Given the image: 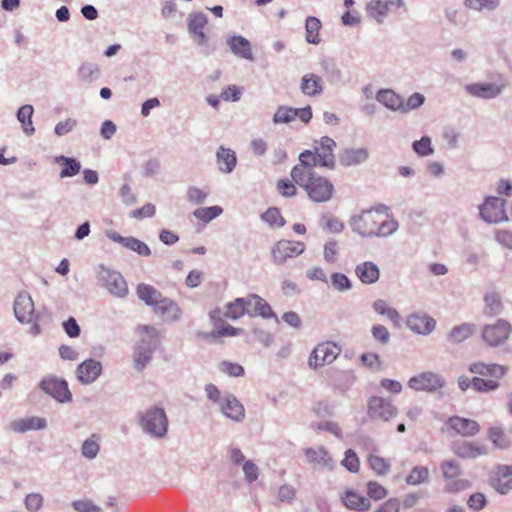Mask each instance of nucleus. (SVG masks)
Listing matches in <instances>:
<instances>
[{
	"mask_svg": "<svg viewBox=\"0 0 512 512\" xmlns=\"http://www.w3.org/2000/svg\"><path fill=\"white\" fill-rule=\"evenodd\" d=\"M310 156V153H300L299 163L291 170V178L303 188L312 202H328L334 196V184L329 178L317 174L315 169L309 166L305 159Z\"/></svg>",
	"mask_w": 512,
	"mask_h": 512,
	"instance_id": "obj_1",
	"label": "nucleus"
},
{
	"mask_svg": "<svg viewBox=\"0 0 512 512\" xmlns=\"http://www.w3.org/2000/svg\"><path fill=\"white\" fill-rule=\"evenodd\" d=\"M353 229L364 237L385 236L396 229L386 211L380 208L363 211L353 220Z\"/></svg>",
	"mask_w": 512,
	"mask_h": 512,
	"instance_id": "obj_2",
	"label": "nucleus"
},
{
	"mask_svg": "<svg viewBox=\"0 0 512 512\" xmlns=\"http://www.w3.org/2000/svg\"><path fill=\"white\" fill-rule=\"evenodd\" d=\"M335 148L336 142L328 136H323L319 141H315L313 150H304L302 153L311 154V156L305 160L312 169H315L316 166L334 169L336 163L334 155Z\"/></svg>",
	"mask_w": 512,
	"mask_h": 512,
	"instance_id": "obj_3",
	"label": "nucleus"
},
{
	"mask_svg": "<svg viewBox=\"0 0 512 512\" xmlns=\"http://www.w3.org/2000/svg\"><path fill=\"white\" fill-rule=\"evenodd\" d=\"M305 248V243L302 241L281 239L271 247L272 262L276 265L284 264L289 259L301 255Z\"/></svg>",
	"mask_w": 512,
	"mask_h": 512,
	"instance_id": "obj_4",
	"label": "nucleus"
},
{
	"mask_svg": "<svg viewBox=\"0 0 512 512\" xmlns=\"http://www.w3.org/2000/svg\"><path fill=\"white\" fill-rule=\"evenodd\" d=\"M480 431L477 421L461 416H451L447 419L442 432L450 436L473 437Z\"/></svg>",
	"mask_w": 512,
	"mask_h": 512,
	"instance_id": "obj_5",
	"label": "nucleus"
},
{
	"mask_svg": "<svg viewBox=\"0 0 512 512\" xmlns=\"http://www.w3.org/2000/svg\"><path fill=\"white\" fill-rule=\"evenodd\" d=\"M367 415L373 421H389L397 415V408L391 399L372 396L367 401Z\"/></svg>",
	"mask_w": 512,
	"mask_h": 512,
	"instance_id": "obj_6",
	"label": "nucleus"
},
{
	"mask_svg": "<svg viewBox=\"0 0 512 512\" xmlns=\"http://www.w3.org/2000/svg\"><path fill=\"white\" fill-rule=\"evenodd\" d=\"M512 333V325L499 319L496 323L485 325L482 330V338L491 347H497L505 343Z\"/></svg>",
	"mask_w": 512,
	"mask_h": 512,
	"instance_id": "obj_7",
	"label": "nucleus"
},
{
	"mask_svg": "<svg viewBox=\"0 0 512 512\" xmlns=\"http://www.w3.org/2000/svg\"><path fill=\"white\" fill-rule=\"evenodd\" d=\"M341 348L333 342H323L318 344L310 354L308 363L311 368L331 364L340 354Z\"/></svg>",
	"mask_w": 512,
	"mask_h": 512,
	"instance_id": "obj_8",
	"label": "nucleus"
},
{
	"mask_svg": "<svg viewBox=\"0 0 512 512\" xmlns=\"http://www.w3.org/2000/svg\"><path fill=\"white\" fill-rule=\"evenodd\" d=\"M505 200L498 197H487L479 207L481 218L487 223H499L508 220Z\"/></svg>",
	"mask_w": 512,
	"mask_h": 512,
	"instance_id": "obj_9",
	"label": "nucleus"
},
{
	"mask_svg": "<svg viewBox=\"0 0 512 512\" xmlns=\"http://www.w3.org/2000/svg\"><path fill=\"white\" fill-rule=\"evenodd\" d=\"M142 427L155 437H163L167 432L168 420L163 409L147 411L141 419Z\"/></svg>",
	"mask_w": 512,
	"mask_h": 512,
	"instance_id": "obj_10",
	"label": "nucleus"
},
{
	"mask_svg": "<svg viewBox=\"0 0 512 512\" xmlns=\"http://www.w3.org/2000/svg\"><path fill=\"white\" fill-rule=\"evenodd\" d=\"M506 83L500 78L497 82H478L465 86L466 92L473 97L482 99H493L499 96L505 89Z\"/></svg>",
	"mask_w": 512,
	"mask_h": 512,
	"instance_id": "obj_11",
	"label": "nucleus"
},
{
	"mask_svg": "<svg viewBox=\"0 0 512 512\" xmlns=\"http://www.w3.org/2000/svg\"><path fill=\"white\" fill-rule=\"evenodd\" d=\"M451 450L455 456L463 460H474L488 454L486 445L466 440L453 442Z\"/></svg>",
	"mask_w": 512,
	"mask_h": 512,
	"instance_id": "obj_12",
	"label": "nucleus"
},
{
	"mask_svg": "<svg viewBox=\"0 0 512 512\" xmlns=\"http://www.w3.org/2000/svg\"><path fill=\"white\" fill-rule=\"evenodd\" d=\"M445 380L436 373L423 372L411 377L408 381V386L415 391L433 392L442 388Z\"/></svg>",
	"mask_w": 512,
	"mask_h": 512,
	"instance_id": "obj_13",
	"label": "nucleus"
},
{
	"mask_svg": "<svg viewBox=\"0 0 512 512\" xmlns=\"http://www.w3.org/2000/svg\"><path fill=\"white\" fill-rule=\"evenodd\" d=\"M296 118H299L304 123H308L312 118L311 107L307 106L304 108L296 109L286 106H280L273 116V121L276 124L290 123Z\"/></svg>",
	"mask_w": 512,
	"mask_h": 512,
	"instance_id": "obj_14",
	"label": "nucleus"
},
{
	"mask_svg": "<svg viewBox=\"0 0 512 512\" xmlns=\"http://www.w3.org/2000/svg\"><path fill=\"white\" fill-rule=\"evenodd\" d=\"M246 304L247 314L251 317L259 316L265 319H277L276 314L273 312L268 302L257 294L247 295Z\"/></svg>",
	"mask_w": 512,
	"mask_h": 512,
	"instance_id": "obj_15",
	"label": "nucleus"
},
{
	"mask_svg": "<svg viewBox=\"0 0 512 512\" xmlns=\"http://www.w3.org/2000/svg\"><path fill=\"white\" fill-rule=\"evenodd\" d=\"M491 486L501 494L512 490V465H498L490 479Z\"/></svg>",
	"mask_w": 512,
	"mask_h": 512,
	"instance_id": "obj_16",
	"label": "nucleus"
},
{
	"mask_svg": "<svg viewBox=\"0 0 512 512\" xmlns=\"http://www.w3.org/2000/svg\"><path fill=\"white\" fill-rule=\"evenodd\" d=\"M41 388L59 402H68L72 395L69 391L68 384L64 380L57 378H47L41 382Z\"/></svg>",
	"mask_w": 512,
	"mask_h": 512,
	"instance_id": "obj_17",
	"label": "nucleus"
},
{
	"mask_svg": "<svg viewBox=\"0 0 512 512\" xmlns=\"http://www.w3.org/2000/svg\"><path fill=\"white\" fill-rule=\"evenodd\" d=\"M14 314L21 323H30L34 316V302L27 293H20L14 302Z\"/></svg>",
	"mask_w": 512,
	"mask_h": 512,
	"instance_id": "obj_18",
	"label": "nucleus"
},
{
	"mask_svg": "<svg viewBox=\"0 0 512 512\" xmlns=\"http://www.w3.org/2000/svg\"><path fill=\"white\" fill-rule=\"evenodd\" d=\"M340 499L343 505L349 510L364 512L371 508L370 500L353 489H345Z\"/></svg>",
	"mask_w": 512,
	"mask_h": 512,
	"instance_id": "obj_19",
	"label": "nucleus"
},
{
	"mask_svg": "<svg viewBox=\"0 0 512 512\" xmlns=\"http://www.w3.org/2000/svg\"><path fill=\"white\" fill-rule=\"evenodd\" d=\"M407 326L414 332L419 334H429L436 326V321L422 313H414L407 318Z\"/></svg>",
	"mask_w": 512,
	"mask_h": 512,
	"instance_id": "obj_20",
	"label": "nucleus"
},
{
	"mask_svg": "<svg viewBox=\"0 0 512 512\" xmlns=\"http://www.w3.org/2000/svg\"><path fill=\"white\" fill-rule=\"evenodd\" d=\"M102 366L100 362L89 359L81 363L77 368V376L82 383H91L101 374Z\"/></svg>",
	"mask_w": 512,
	"mask_h": 512,
	"instance_id": "obj_21",
	"label": "nucleus"
},
{
	"mask_svg": "<svg viewBox=\"0 0 512 512\" xmlns=\"http://www.w3.org/2000/svg\"><path fill=\"white\" fill-rule=\"evenodd\" d=\"M355 274L364 284H374L380 278V269L372 261H365L355 267Z\"/></svg>",
	"mask_w": 512,
	"mask_h": 512,
	"instance_id": "obj_22",
	"label": "nucleus"
},
{
	"mask_svg": "<svg viewBox=\"0 0 512 512\" xmlns=\"http://www.w3.org/2000/svg\"><path fill=\"white\" fill-rule=\"evenodd\" d=\"M304 453L307 460L314 466L325 467L330 470L335 466L333 458L323 447L307 448Z\"/></svg>",
	"mask_w": 512,
	"mask_h": 512,
	"instance_id": "obj_23",
	"label": "nucleus"
},
{
	"mask_svg": "<svg viewBox=\"0 0 512 512\" xmlns=\"http://www.w3.org/2000/svg\"><path fill=\"white\" fill-rule=\"evenodd\" d=\"M368 151L365 148H345L339 154V162L343 166H356L365 162Z\"/></svg>",
	"mask_w": 512,
	"mask_h": 512,
	"instance_id": "obj_24",
	"label": "nucleus"
},
{
	"mask_svg": "<svg viewBox=\"0 0 512 512\" xmlns=\"http://www.w3.org/2000/svg\"><path fill=\"white\" fill-rule=\"evenodd\" d=\"M471 373L478 374L482 378L500 379L505 374L503 366L498 364H485L482 362L473 363L469 366Z\"/></svg>",
	"mask_w": 512,
	"mask_h": 512,
	"instance_id": "obj_25",
	"label": "nucleus"
},
{
	"mask_svg": "<svg viewBox=\"0 0 512 512\" xmlns=\"http://www.w3.org/2000/svg\"><path fill=\"white\" fill-rule=\"evenodd\" d=\"M300 88L302 93L307 96H317L323 91L322 78L313 73L306 74L301 80Z\"/></svg>",
	"mask_w": 512,
	"mask_h": 512,
	"instance_id": "obj_26",
	"label": "nucleus"
},
{
	"mask_svg": "<svg viewBox=\"0 0 512 512\" xmlns=\"http://www.w3.org/2000/svg\"><path fill=\"white\" fill-rule=\"evenodd\" d=\"M45 426V419L40 417L17 419L11 423L12 430L18 433H23L29 430L43 429Z\"/></svg>",
	"mask_w": 512,
	"mask_h": 512,
	"instance_id": "obj_27",
	"label": "nucleus"
},
{
	"mask_svg": "<svg viewBox=\"0 0 512 512\" xmlns=\"http://www.w3.org/2000/svg\"><path fill=\"white\" fill-rule=\"evenodd\" d=\"M105 287L111 294L118 297H124L128 292L126 281L119 273L108 274Z\"/></svg>",
	"mask_w": 512,
	"mask_h": 512,
	"instance_id": "obj_28",
	"label": "nucleus"
},
{
	"mask_svg": "<svg viewBox=\"0 0 512 512\" xmlns=\"http://www.w3.org/2000/svg\"><path fill=\"white\" fill-rule=\"evenodd\" d=\"M222 412L229 418L239 421L244 417V407L233 396L226 397L221 405Z\"/></svg>",
	"mask_w": 512,
	"mask_h": 512,
	"instance_id": "obj_29",
	"label": "nucleus"
},
{
	"mask_svg": "<svg viewBox=\"0 0 512 512\" xmlns=\"http://www.w3.org/2000/svg\"><path fill=\"white\" fill-rule=\"evenodd\" d=\"M216 157L218 167L222 172L229 173L235 168L237 160L234 151L220 147Z\"/></svg>",
	"mask_w": 512,
	"mask_h": 512,
	"instance_id": "obj_30",
	"label": "nucleus"
},
{
	"mask_svg": "<svg viewBox=\"0 0 512 512\" xmlns=\"http://www.w3.org/2000/svg\"><path fill=\"white\" fill-rule=\"evenodd\" d=\"M503 310L501 298L498 293L487 292L484 296L483 313L486 316L493 317L499 315Z\"/></svg>",
	"mask_w": 512,
	"mask_h": 512,
	"instance_id": "obj_31",
	"label": "nucleus"
},
{
	"mask_svg": "<svg viewBox=\"0 0 512 512\" xmlns=\"http://www.w3.org/2000/svg\"><path fill=\"white\" fill-rule=\"evenodd\" d=\"M376 99L391 110H401L403 108L402 98L392 90H380L376 95Z\"/></svg>",
	"mask_w": 512,
	"mask_h": 512,
	"instance_id": "obj_32",
	"label": "nucleus"
},
{
	"mask_svg": "<svg viewBox=\"0 0 512 512\" xmlns=\"http://www.w3.org/2000/svg\"><path fill=\"white\" fill-rule=\"evenodd\" d=\"M152 307H154L155 312L160 313L162 316L170 319L177 318L180 313V310L175 302L170 299L163 298L162 296Z\"/></svg>",
	"mask_w": 512,
	"mask_h": 512,
	"instance_id": "obj_33",
	"label": "nucleus"
},
{
	"mask_svg": "<svg viewBox=\"0 0 512 512\" xmlns=\"http://www.w3.org/2000/svg\"><path fill=\"white\" fill-rule=\"evenodd\" d=\"M229 45L234 54L245 58L252 59V50L250 43L242 36H233L229 40Z\"/></svg>",
	"mask_w": 512,
	"mask_h": 512,
	"instance_id": "obj_34",
	"label": "nucleus"
},
{
	"mask_svg": "<svg viewBox=\"0 0 512 512\" xmlns=\"http://www.w3.org/2000/svg\"><path fill=\"white\" fill-rule=\"evenodd\" d=\"M115 241L121 243L124 247L137 252L141 256H149L151 254L150 248L142 241L134 237H113Z\"/></svg>",
	"mask_w": 512,
	"mask_h": 512,
	"instance_id": "obj_35",
	"label": "nucleus"
},
{
	"mask_svg": "<svg viewBox=\"0 0 512 512\" xmlns=\"http://www.w3.org/2000/svg\"><path fill=\"white\" fill-rule=\"evenodd\" d=\"M476 331L475 324L472 323H463L461 325L455 326L450 334L449 339L454 343H460L470 338Z\"/></svg>",
	"mask_w": 512,
	"mask_h": 512,
	"instance_id": "obj_36",
	"label": "nucleus"
},
{
	"mask_svg": "<svg viewBox=\"0 0 512 512\" xmlns=\"http://www.w3.org/2000/svg\"><path fill=\"white\" fill-rule=\"evenodd\" d=\"M394 2L400 3V0H390V1H381V0H373L367 6V12L370 16L375 18L377 21H381L382 18L387 14L389 10V6L393 5Z\"/></svg>",
	"mask_w": 512,
	"mask_h": 512,
	"instance_id": "obj_37",
	"label": "nucleus"
},
{
	"mask_svg": "<svg viewBox=\"0 0 512 512\" xmlns=\"http://www.w3.org/2000/svg\"><path fill=\"white\" fill-rule=\"evenodd\" d=\"M246 297L236 298L226 305L225 316L236 320L247 314Z\"/></svg>",
	"mask_w": 512,
	"mask_h": 512,
	"instance_id": "obj_38",
	"label": "nucleus"
},
{
	"mask_svg": "<svg viewBox=\"0 0 512 512\" xmlns=\"http://www.w3.org/2000/svg\"><path fill=\"white\" fill-rule=\"evenodd\" d=\"M33 112V107L27 104L20 107L17 113V118L19 122L22 124L23 131L27 135H32L35 131L32 122Z\"/></svg>",
	"mask_w": 512,
	"mask_h": 512,
	"instance_id": "obj_39",
	"label": "nucleus"
},
{
	"mask_svg": "<svg viewBox=\"0 0 512 512\" xmlns=\"http://www.w3.org/2000/svg\"><path fill=\"white\" fill-rule=\"evenodd\" d=\"M137 295L149 306L156 304L157 300L162 296L158 290L147 284L138 285Z\"/></svg>",
	"mask_w": 512,
	"mask_h": 512,
	"instance_id": "obj_40",
	"label": "nucleus"
},
{
	"mask_svg": "<svg viewBox=\"0 0 512 512\" xmlns=\"http://www.w3.org/2000/svg\"><path fill=\"white\" fill-rule=\"evenodd\" d=\"M306 40L312 44L320 42L319 32L321 29V22L316 17H308L305 24Z\"/></svg>",
	"mask_w": 512,
	"mask_h": 512,
	"instance_id": "obj_41",
	"label": "nucleus"
},
{
	"mask_svg": "<svg viewBox=\"0 0 512 512\" xmlns=\"http://www.w3.org/2000/svg\"><path fill=\"white\" fill-rule=\"evenodd\" d=\"M488 438L496 447L501 449L510 447L512 443L508 435L500 427H491L488 430Z\"/></svg>",
	"mask_w": 512,
	"mask_h": 512,
	"instance_id": "obj_42",
	"label": "nucleus"
},
{
	"mask_svg": "<svg viewBox=\"0 0 512 512\" xmlns=\"http://www.w3.org/2000/svg\"><path fill=\"white\" fill-rule=\"evenodd\" d=\"M370 468L379 476L386 475L390 470V462L382 456L371 454L368 457Z\"/></svg>",
	"mask_w": 512,
	"mask_h": 512,
	"instance_id": "obj_43",
	"label": "nucleus"
},
{
	"mask_svg": "<svg viewBox=\"0 0 512 512\" xmlns=\"http://www.w3.org/2000/svg\"><path fill=\"white\" fill-rule=\"evenodd\" d=\"M263 221L269 224L272 228H281L286 224L284 217L282 216L278 208H269L266 212L261 215Z\"/></svg>",
	"mask_w": 512,
	"mask_h": 512,
	"instance_id": "obj_44",
	"label": "nucleus"
},
{
	"mask_svg": "<svg viewBox=\"0 0 512 512\" xmlns=\"http://www.w3.org/2000/svg\"><path fill=\"white\" fill-rule=\"evenodd\" d=\"M59 162H61V164L63 166V168L60 172L61 178L75 176L76 174L79 173V171L81 169L80 163L73 158L61 156L59 158Z\"/></svg>",
	"mask_w": 512,
	"mask_h": 512,
	"instance_id": "obj_45",
	"label": "nucleus"
},
{
	"mask_svg": "<svg viewBox=\"0 0 512 512\" xmlns=\"http://www.w3.org/2000/svg\"><path fill=\"white\" fill-rule=\"evenodd\" d=\"M498 380L496 378L474 377L472 378V388L477 392L493 391L499 386Z\"/></svg>",
	"mask_w": 512,
	"mask_h": 512,
	"instance_id": "obj_46",
	"label": "nucleus"
},
{
	"mask_svg": "<svg viewBox=\"0 0 512 512\" xmlns=\"http://www.w3.org/2000/svg\"><path fill=\"white\" fill-rule=\"evenodd\" d=\"M99 440H100V437L93 434V435H91L90 438H88L84 441V443L82 444L81 451H82V455L85 458L93 459L97 456V454L100 450Z\"/></svg>",
	"mask_w": 512,
	"mask_h": 512,
	"instance_id": "obj_47",
	"label": "nucleus"
},
{
	"mask_svg": "<svg viewBox=\"0 0 512 512\" xmlns=\"http://www.w3.org/2000/svg\"><path fill=\"white\" fill-rule=\"evenodd\" d=\"M207 24V19L203 14H194L190 17L189 20V30L195 35H198L201 38V41H204L205 35L203 33V29Z\"/></svg>",
	"mask_w": 512,
	"mask_h": 512,
	"instance_id": "obj_48",
	"label": "nucleus"
},
{
	"mask_svg": "<svg viewBox=\"0 0 512 512\" xmlns=\"http://www.w3.org/2000/svg\"><path fill=\"white\" fill-rule=\"evenodd\" d=\"M153 348L139 346L134 352V363L138 370H142L151 360Z\"/></svg>",
	"mask_w": 512,
	"mask_h": 512,
	"instance_id": "obj_49",
	"label": "nucleus"
},
{
	"mask_svg": "<svg viewBox=\"0 0 512 512\" xmlns=\"http://www.w3.org/2000/svg\"><path fill=\"white\" fill-rule=\"evenodd\" d=\"M373 308L378 314L387 316L394 323H398L400 320L399 313L394 308L389 307L386 301L382 299L376 300Z\"/></svg>",
	"mask_w": 512,
	"mask_h": 512,
	"instance_id": "obj_50",
	"label": "nucleus"
},
{
	"mask_svg": "<svg viewBox=\"0 0 512 512\" xmlns=\"http://www.w3.org/2000/svg\"><path fill=\"white\" fill-rule=\"evenodd\" d=\"M222 212L223 210L219 206L203 207L196 209L194 211V216L197 219L207 223L218 217Z\"/></svg>",
	"mask_w": 512,
	"mask_h": 512,
	"instance_id": "obj_51",
	"label": "nucleus"
},
{
	"mask_svg": "<svg viewBox=\"0 0 512 512\" xmlns=\"http://www.w3.org/2000/svg\"><path fill=\"white\" fill-rule=\"evenodd\" d=\"M440 469L443 477L446 479H455L461 473V467L458 462L453 459L445 460L441 463Z\"/></svg>",
	"mask_w": 512,
	"mask_h": 512,
	"instance_id": "obj_52",
	"label": "nucleus"
},
{
	"mask_svg": "<svg viewBox=\"0 0 512 512\" xmlns=\"http://www.w3.org/2000/svg\"><path fill=\"white\" fill-rule=\"evenodd\" d=\"M464 5L476 11L494 10L499 5V0H465Z\"/></svg>",
	"mask_w": 512,
	"mask_h": 512,
	"instance_id": "obj_53",
	"label": "nucleus"
},
{
	"mask_svg": "<svg viewBox=\"0 0 512 512\" xmlns=\"http://www.w3.org/2000/svg\"><path fill=\"white\" fill-rule=\"evenodd\" d=\"M292 179H280L276 183L278 193L283 197H294L297 195V187Z\"/></svg>",
	"mask_w": 512,
	"mask_h": 512,
	"instance_id": "obj_54",
	"label": "nucleus"
},
{
	"mask_svg": "<svg viewBox=\"0 0 512 512\" xmlns=\"http://www.w3.org/2000/svg\"><path fill=\"white\" fill-rule=\"evenodd\" d=\"M429 475L427 467L416 466L412 469L410 474L406 478V482L411 485H417L424 482Z\"/></svg>",
	"mask_w": 512,
	"mask_h": 512,
	"instance_id": "obj_55",
	"label": "nucleus"
},
{
	"mask_svg": "<svg viewBox=\"0 0 512 512\" xmlns=\"http://www.w3.org/2000/svg\"><path fill=\"white\" fill-rule=\"evenodd\" d=\"M341 463L348 471L352 473H357L360 469L359 458L352 449H348L345 452V457Z\"/></svg>",
	"mask_w": 512,
	"mask_h": 512,
	"instance_id": "obj_56",
	"label": "nucleus"
},
{
	"mask_svg": "<svg viewBox=\"0 0 512 512\" xmlns=\"http://www.w3.org/2000/svg\"><path fill=\"white\" fill-rule=\"evenodd\" d=\"M367 494L371 499L382 500L387 496V490L376 481L367 483Z\"/></svg>",
	"mask_w": 512,
	"mask_h": 512,
	"instance_id": "obj_57",
	"label": "nucleus"
},
{
	"mask_svg": "<svg viewBox=\"0 0 512 512\" xmlns=\"http://www.w3.org/2000/svg\"><path fill=\"white\" fill-rule=\"evenodd\" d=\"M414 151L420 156H428L433 153L431 146V139L429 137H422L420 140L413 143Z\"/></svg>",
	"mask_w": 512,
	"mask_h": 512,
	"instance_id": "obj_58",
	"label": "nucleus"
},
{
	"mask_svg": "<svg viewBox=\"0 0 512 512\" xmlns=\"http://www.w3.org/2000/svg\"><path fill=\"white\" fill-rule=\"evenodd\" d=\"M219 369L225 374L233 377H239L244 374L243 367L238 363L223 361L219 364Z\"/></svg>",
	"mask_w": 512,
	"mask_h": 512,
	"instance_id": "obj_59",
	"label": "nucleus"
},
{
	"mask_svg": "<svg viewBox=\"0 0 512 512\" xmlns=\"http://www.w3.org/2000/svg\"><path fill=\"white\" fill-rule=\"evenodd\" d=\"M72 507L77 512H100L101 509L90 499H81L72 502Z\"/></svg>",
	"mask_w": 512,
	"mask_h": 512,
	"instance_id": "obj_60",
	"label": "nucleus"
},
{
	"mask_svg": "<svg viewBox=\"0 0 512 512\" xmlns=\"http://www.w3.org/2000/svg\"><path fill=\"white\" fill-rule=\"evenodd\" d=\"M331 283L332 286L339 291H345L351 288L350 280L343 273H333L331 275Z\"/></svg>",
	"mask_w": 512,
	"mask_h": 512,
	"instance_id": "obj_61",
	"label": "nucleus"
},
{
	"mask_svg": "<svg viewBox=\"0 0 512 512\" xmlns=\"http://www.w3.org/2000/svg\"><path fill=\"white\" fill-rule=\"evenodd\" d=\"M43 505V497L38 493L28 494L25 498V506L31 512L38 511Z\"/></svg>",
	"mask_w": 512,
	"mask_h": 512,
	"instance_id": "obj_62",
	"label": "nucleus"
},
{
	"mask_svg": "<svg viewBox=\"0 0 512 512\" xmlns=\"http://www.w3.org/2000/svg\"><path fill=\"white\" fill-rule=\"evenodd\" d=\"M361 362L364 366L376 371L380 370L382 365L379 355L375 353L363 354L361 356Z\"/></svg>",
	"mask_w": 512,
	"mask_h": 512,
	"instance_id": "obj_63",
	"label": "nucleus"
},
{
	"mask_svg": "<svg viewBox=\"0 0 512 512\" xmlns=\"http://www.w3.org/2000/svg\"><path fill=\"white\" fill-rule=\"evenodd\" d=\"M242 94V89L236 85H230L225 88L221 93V98L224 101H238Z\"/></svg>",
	"mask_w": 512,
	"mask_h": 512,
	"instance_id": "obj_64",
	"label": "nucleus"
}]
</instances>
